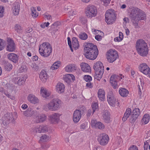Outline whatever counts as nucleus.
Returning <instances> with one entry per match:
<instances>
[{
	"instance_id": "obj_62",
	"label": "nucleus",
	"mask_w": 150,
	"mask_h": 150,
	"mask_svg": "<svg viewBox=\"0 0 150 150\" xmlns=\"http://www.w3.org/2000/svg\"><path fill=\"white\" fill-rule=\"evenodd\" d=\"M122 40L118 37L115 38L114 39V41L116 42H120Z\"/></svg>"
},
{
	"instance_id": "obj_40",
	"label": "nucleus",
	"mask_w": 150,
	"mask_h": 150,
	"mask_svg": "<svg viewBox=\"0 0 150 150\" xmlns=\"http://www.w3.org/2000/svg\"><path fill=\"white\" fill-rule=\"evenodd\" d=\"M18 79L17 83L19 86H21L24 83L25 81H26L25 77L21 76Z\"/></svg>"
},
{
	"instance_id": "obj_1",
	"label": "nucleus",
	"mask_w": 150,
	"mask_h": 150,
	"mask_svg": "<svg viewBox=\"0 0 150 150\" xmlns=\"http://www.w3.org/2000/svg\"><path fill=\"white\" fill-rule=\"evenodd\" d=\"M129 18L135 27L138 26L139 21L144 20L146 18L145 13L137 8H134L131 11L129 14Z\"/></svg>"
},
{
	"instance_id": "obj_44",
	"label": "nucleus",
	"mask_w": 150,
	"mask_h": 150,
	"mask_svg": "<svg viewBox=\"0 0 150 150\" xmlns=\"http://www.w3.org/2000/svg\"><path fill=\"white\" fill-rule=\"evenodd\" d=\"M117 82L115 80L111 81V79H110V82L112 84L113 88L114 89L117 88L118 87Z\"/></svg>"
},
{
	"instance_id": "obj_15",
	"label": "nucleus",
	"mask_w": 150,
	"mask_h": 150,
	"mask_svg": "<svg viewBox=\"0 0 150 150\" xmlns=\"http://www.w3.org/2000/svg\"><path fill=\"white\" fill-rule=\"evenodd\" d=\"M140 71L145 75H148L150 78V69L146 64L143 63L139 67Z\"/></svg>"
},
{
	"instance_id": "obj_34",
	"label": "nucleus",
	"mask_w": 150,
	"mask_h": 150,
	"mask_svg": "<svg viewBox=\"0 0 150 150\" xmlns=\"http://www.w3.org/2000/svg\"><path fill=\"white\" fill-rule=\"evenodd\" d=\"M122 74L112 75L110 77L111 80H115L117 82L119 81L122 79Z\"/></svg>"
},
{
	"instance_id": "obj_36",
	"label": "nucleus",
	"mask_w": 150,
	"mask_h": 150,
	"mask_svg": "<svg viewBox=\"0 0 150 150\" xmlns=\"http://www.w3.org/2000/svg\"><path fill=\"white\" fill-rule=\"evenodd\" d=\"M40 94L43 97L47 98L50 95V93L46 89L42 88L40 89Z\"/></svg>"
},
{
	"instance_id": "obj_7",
	"label": "nucleus",
	"mask_w": 150,
	"mask_h": 150,
	"mask_svg": "<svg viewBox=\"0 0 150 150\" xmlns=\"http://www.w3.org/2000/svg\"><path fill=\"white\" fill-rule=\"evenodd\" d=\"M61 101L58 98H54L47 104L48 109L52 111L57 110L60 108Z\"/></svg>"
},
{
	"instance_id": "obj_12",
	"label": "nucleus",
	"mask_w": 150,
	"mask_h": 150,
	"mask_svg": "<svg viewBox=\"0 0 150 150\" xmlns=\"http://www.w3.org/2000/svg\"><path fill=\"white\" fill-rule=\"evenodd\" d=\"M85 108L84 106L82 107L80 110H76L74 112L73 115V120L75 123L78 122L80 120L82 115V111L84 112Z\"/></svg>"
},
{
	"instance_id": "obj_38",
	"label": "nucleus",
	"mask_w": 150,
	"mask_h": 150,
	"mask_svg": "<svg viewBox=\"0 0 150 150\" xmlns=\"http://www.w3.org/2000/svg\"><path fill=\"white\" fill-rule=\"evenodd\" d=\"M4 68L5 70L7 71H10L12 68V66L11 64L8 62H6L4 64Z\"/></svg>"
},
{
	"instance_id": "obj_8",
	"label": "nucleus",
	"mask_w": 150,
	"mask_h": 150,
	"mask_svg": "<svg viewBox=\"0 0 150 150\" xmlns=\"http://www.w3.org/2000/svg\"><path fill=\"white\" fill-rule=\"evenodd\" d=\"M116 19V16L113 9L107 10L105 14V21L108 24L112 23Z\"/></svg>"
},
{
	"instance_id": "obj_17",
	"label": "nucleus",
	"mask_w": 150,
	"mask_h": 150,
	"mask_svg": "<svg viewBox=\"0 0 150 150\" xmlns=\"http://www.w3.org/2000/svg\"><path fill=\"white\" fill-rule=\"evenodd\" d=\"M48 131V126L46 125H40L37 126L33 132L36 133H44L47 132Z\"/></svg>"
},
{
	"instance_id": "obj_4",
	"label": "nucleus",
	"mask_w": 150,
	"mask_h": 150,
	"mask_svg": "<svg viewBox=\"0 0 150 150\" xmlns=\"http://www.w3.org/2000/svg\"><path fill=\"white\" fill-rule=\"evenodd\" d=\"M52 50L50 44L47 42H43L40 45L39 48L40 54L44 57H49L52 53Z\"/></svg>"
},
{
	"instance_id": "obj_51",
	"label": "nucleus",
	"mask_w": 150,
	"mask_h": 150,
	"mask_svg": "<svg viewBox=\"0 0 150 150\" xmlns=\"http://www.w3.org/2000/svg\"><path fill=\"white\" fill-rule=\"evenodd\" d=\"M84 80L86 82H90L92 80V77L89 75H85L84 77Z\"/></svg>"
},
{
	"instance_id": "obj_43",
	"label": "nucleus",
	"mask_w": 150,
	"mask_h": 150,
	"mask_svg": "<svg viewBox=\"0 0 150 150\" xmlns=\"http://www.w3.org/2000/svg\"><path fill=\"white\" fill-rule=\"evenodd\" d=\"M32 13V16L34 18H36L38 16V14L36 11L35 8H31Z\"/></svg>"
},
{
	"instance_id": "obj_3",
	"label": "nucleus",
	"mask_w": 150,
	"mask_h": 150,
	"mask_svg": "<svg viewBox=\"0 0 150 150\" xmlns=\"http://www.w3.org/2000/svg\"><path fill=\"white\" fill-rule=\"evenodd\" d=\"M136 48L138 53L142 56H145L148 53L147 44L142 40H139L137 41Z\"/></svg>"
},
{
	"instance_id": "obj_50",
	"label": "nucleus",
	"mask_w": 150,
	"mask_h": 150,
	"mask_svg": "<svg viewBox=\"0 0 150 150\" xmlns=\"http://www.w3.org/2000/svg\"><path fill=\"white\" fill-rule=\"evenodd\" d=\"M79 21L82 24H85L87 22V19L86 17H81L79 18Z\"/></svg>"
},
{
	"instance_id": "obj_58",
	"label": "nucleus",
	"mask_w": 150,
	"mask_h": 150,
	"mask_svg": "<svg viewBox=\"0 0 150 150\" xmlns=\"http://www.w3.org/2000/svg\"><path fill=\"white\" fill-rule=\"evenodd\" d=\"M129 150H138V149L136 146L132 145L129 147Z\"/></svg>"
},
{
	"instance_id": "obj_16",
	"label": "nucleus",
	"mask_w": 150,
	"mask_h": 150,
	"mask_svg": "<svg viewBox=\"0 0 150 150\" xmlns=\"http://www.w3.org/2000/svg\"><path fill=\"white\" fill-rule=\"evenodd\" d=\"M16 49L15 44L13 41L11 39L8 40V45L6 47V50L9 52H13Z\"/></svg>"
},
{
	"instance_id": "obj_46",
	"label": "nucleus",
	"mask_w": 150,
	"mask_h": 150,
	"mask_svg": "<svg viewBox=\"0 0 150 150\" xmlns=\"http://www.w3.org/2000/svg\"><path fill=\"white\" fill-rule=\"evenodd\" d=\"M4 41L1 39H0V51L4 49Z\"/></svg>"
},
{
	"instance_id": "obj_2",
	"label": "nucleus",
	"mask_w": 150,
	"mask_h": 150,
	"mask_svg": "<svg viewBox=\"0 0 150 150\" xmlns=\"http://www.w3.org/2000/svg\"><path fill=\"white\" fill-rule=\"evenodd\" d=\"M84 55L87 58L91 60L95 59L97 57L98 50L97 46L92 43L87 44L84 48Z\"/></svg>"
},
{
	"instance_id": "obj_52",
	"label": "nucleus",
	"mask_w": 150,
	"mask_h": 150,
	"mask_svg": "<svg viewBox=\"0 0 150 150\" xmlns=\"http://www.w3.org/2000/svg\"><path fill=\"white\" fill-rule=\"evenodd\" d=\"M67 40H68V45H69L70 48L71 49V50L72 52H73V50L72 48V46L71 42V39L69 37H67Z\"/></svg>"
},
{
	"instance_id": "obj_42",
	"label": "nucleus",
	"mask_w": 150,
	"mask_h": 150,
	"mask_svg": "<svg viewBox=\"0 0 150 150\" xmlns=\"http://www.w3.org/2000/svg\"><path fill=\"white\" fill-rule=\"evenodd\" d=\"M40 141L42 142L47 141L49 139L50 137L47 135L44 134L40 137Z\"/></svg>"
},
{
	"instance_id": "obj_19",
	"label": "nucleus",
	"mask_w": 150,
	"mask_h": 150,
	"mask_svg": "<svg viewBox=\"0 0 150 150\" xmlns=\"http://www.w3.org/2000/svg\"><path fill=\"white\" fill-rule=\"evenodd\" d=\"M35 119L34 122L36 123L43 122L46 120L47 116L45 114H38Z\"/></svg>"
},
{
	"instance_id": "obj_20",
	"label": "nucleus",
	"mask_w": 150,
	"mask_h": 150,
	"mask_svg": "<svg viewBox=\"0 0 150 150\" xmlns=\"http://www.w3.org/2000/svg\"><path fill=\"white\" fill-rule=\"evenodd\" d=\"M60 114L58 113H54L49 116L50 120L52 123H57L59 120Z\"/></svg>"
},
{
	"instance_id": "obj_27",
	"label": "nucleus",
	"mask_w": 150,
	"mask_h": 150,
	"mask_svg": "<svg viewBox=\"0 0 150 150\" xmlns=\"http://www.w3.org/2000/svg\"><path fill=\"white\" fill-rule=\"evenodd\" d=\"M37 113L36 111H35L31 108H28L27 110L24 111L23 114L27 117H30L32 115Z\"/></svg>"
},
{
	"instance_id": "obj_18",
	"label": "nucleus",
	"mask_w": 150,
	"mask_h": 150,
	"mask_svg": "<svg viewBox=\"0 0 150 150\" xmlns=\"http://www.w3.org/2000/svg\"><path fill=\"white\" fill-rule=\"evenodd\" d=\"M20 7V3L19 1H16L13 3L12 9L13 13L14 15L16 16L18 14Z\"/></svg>"
},
{
	"instance_id": "obj_10",
	"label": "nucleus",
	"mask_w": 150,
	"mask_h": 150,
	"mask_svg": "<svg viewBox=\"0 0 150 150\" xmlns=\"http://www.w3.org/2000/svg\"><path fill=\"white\" fill-rule=\"evenodd\" d=\"M2 123L4 125H7L15 121L12 113H7L2 118Z\"/></svg>"
},
{
	"instance_id": "obj_5",
	"label": "nucleus",
	"mask_w": 150,
	"mask_h": 150,
	"mask_svg": "<svg viewBox=\"0 0 150 150\" xmlns=\"http://www.w3.org/2000/svg\"><path fill=\"white\" fill-rule=\"evenodd\" d=\"M93 69L95 70L94 78L100 81L102 77L104 71V67L100 62H97L94 64Z\"/></svg>"
},
{
	"instance_id": "obj_31",
	"label": "nucleus",
	"mask_w": 150,
	"mask_h": 150,
	"mask_svg": "<svg viewBox=\"0 0 150 150\" xmlns=\"http://www.w3.org/2000/svg\"><path fill=\"white\" fill-rule=\"evenodd\" d=\"M72 46L75 50L78 49L80 46L78 39L76 37H73L72 39Z\"/></svg>"
},
{
	"instance_id": "obj_64",
	"label": "nucleus",
	"mask_w": 150,
	"mask_h": 150,
	"mask_svg": "<svg viewBox=\"0 0 150 150\" xmlns=\"http://www.w3.org/2000/svg\"><path fill=\"white\" fill-rule=\"evenodd\" d=\"M94 150H102V148L100 146H96L94 147Z\"/></svg>"
},
{
	"instance_id": "obj_24",
	"label": "nucleus",
	"mask_w": 150,
	"mask_h": 150,
	"mask_svg": "<svg viewBox=\"0 0 150 150\" xmlns=\"http://www.w3.org/2000/svg\"><path fill=\"white\" fill-rule=\"evenodd\" d=\"M28 99L29 101L34 104L37 103L39 102V100L38 98L33 94L29 95Z\"/></svg>"
},
{
	"instance_id": "obj_37",
	"label": "nucleus",
	"mask_w": 150,
	"mask_h": 150,
	"mask_svg": "<svg viewBox=\"0 0 150 150\" xmlns=\"http://www.w3.org/2000/svg\"><path fill=\"white\" fill-rule=\"evenodd\" d=\"M15 30L18 33H21L23 32V29L21 26L18 24H16L14 27Z\"/></svg>"
},
{
	"instance_id": "obj_9",
	"label": "nucleus",
	"mask_w": 150,
	"mask_h": 150,
	"mask_svg": "<svg viewBox=\"0 0 150 150\" xmlns=\"http://www.w3.org/2000/svg\"><path fill=\"white\" fill-rule=\"evenodd\" d=\"M117 51L115 50L110 49L107 52V58L109 63H112L118 58Z\"/></svg>"
},
{
	"instance_id": "obj_22",
	"label": "nucleus",
	"mask_w": 150,
	"mask_h": 150,
	"mask_svg": "<svg viewBox=\"0 0 150 150\" xmlns=\"http://www.w3.org/2000/svg\"><path fill=\"white\" fill-rule=\"evenodd\" d=\"M92 126H95L96 128L99 129H103L104 128V125L101 122H97L96 120H93L91 122Z\"/></svg>"
},
{
	"instance_id": "obj_55",
	"label": "nucleus",
	"mask_w": 150,
	"mask_h": 150,
	"mask_svg": "<svg viewBox=\"0 0 150 150\" xmlns=\"http://www.w3.org/2000/svg\"><path fill=\"white\" fill-rule=\"evenodd\" d=\"M103 3L104 5L105 6H107L110 3L111 0H101Z\"/></svg>"
},
{
	"instance_id": "obj_32",
	"label": "nucleus",
	"mask_w": 150,
	"mask_h": 150,
	"mask_svg": "<svg viewBox=\"0 0 150 150\" xmlns=\"http://www.w3.org/2000/svg\"><path fill=\"white\" fill-rule=\"evenodd\" d=\"M98 96L101 101H103L105 99V92L104 90L102 89H99L98 92Z\"/></svg>"
},
{
	"instance_id": "obj_41",
	"label": "nucleus",
	"mask_w": 150,
	"mask_h": 150,
	"mask_svg": "<svg viewBox=\"0 0 150 150\" xmlns=\"http://www.w3.org/2000/svg\"><path fill=\"white\" fill-rule=\"evenodd\" d=\"M79 38L82 40H86L88 38V35L84 32L81 33L79 35Z\"/></svg>"
},
{
	"instance_id": "obj_30",
	"label": "nucleus",
	"mask_w": 150,
	"mask_h": 150,
	"mask_svg": "<svg viewBox=\"0 0 150 150\" xmlns=\"http://www.w3.org/2000/svg\"><path fill=\"white\" fill-rule=\"evenodd\" d=\"M94 31L97 34H98V35L95 36V39L98 41H101L103 36L104 33L103 32L100 30H95Z\"/></svg>"
},
{
	"instance_id": "obj_28",
	"label": "nucleus",
	"mask_w": 150,
	"mask_h": 150,
	"mask_svg": "<svg viewBox=\"0 0 150 150\" xmlns=\"http://www.w3.org/2000/svg\"><path fill=\"white\" fill-rule=\"evenodd\" d=\"M76 65L74 64H71L65 67V71L67 72L74 71L76 69Z\"/></svg>"
},
{
	"instance_id": "obj_14",
	"label": "nucleus",
	"mask_w": 150,
	"mask_h": 150,
	"mask_svg": "<svg viewBox=\"0 0 150 150\" xmlns=\"http://www.w3.org/2000/svg\"><path fill=\"white\" fill-rule=\"evenodd\" d=\"M140 110L138 108H135L131 112L130 117V122L131 123L134 122L140 114Z\"/></svg>"
},
{
	"instance_id": "obj_29",
	"label": "nucleus",
	"mask_w": 150,
	"mask_h": 150,
	"mask_svg": "<svg viewBox=\"0 0 150 150\" xmlns=\"http://www.w3.org/2000/svg\"><path fill=\"white\" fill-rule=\"evenodd\" d=\"M39 77L40 80L44 82L46 81L47 76L46 71L44 70H42L40 73Z\"/></svg>"
},
{
	"instance_id": "obj_6",
	"label": "nucleus",
	"mask_w": 150,
	"mask_h": 150,
	"mask_svg": "<svg viewBox=\"0 0 150 150\" xmlns=\"http://www.w3.org/2000/svg\"><path fill=\"white\" fill-rule=\"evenodd\" d=\"M84 12L88 18H92L96 16L97 10L95 6L93 5H89L87 6L85 8Z\"/></svg>"
},
{
	"instance_id": "obj_26",
	"label": "nucleus",
	"mask_w": 150,
	"mask_h": 150,
	"mask_svg": "<svg viewBox=\"0 0 150 150\" xmlns=\"http://www.w3.org/2000/svg\"><path fill=\"white\" fill-rule=\"evenodd\" d=\"M57 91L61 93L64 92L65 86L64 85L61 83H58L56 86Z\"/></svg>"
},
{
	"instance_id": "obj_49",
	"label": "nucleus",
	"mask_w": 150,
	"mask_h": 150,
	"mask_svg": "<svg viewBox=\"0 0 150 150\" xmlns=\"http://www.w3.org/2000/svg\"><path fill=\"white\" fill-rule=\"evenodd\" d=\"M60 65V63L57 62H54L53 65L52 66V68H54V69H58Z\"/></svg>"
},
{
	"instance_id": "obj_45",
	"label": "nucleus",
	"mask_w": 150,
	"mask_h": 150,
	"mask_svg": "<svg viewBox=\"0 0 150 150\" xmlns=\"http://www.w3.org/2000/svg\"><path fill=\"white\" fill-rule=\"evenodd\" d=\"M9 89V88L8 87L7 91H5L4 92V94L6 95L8 97L10 98L12 100H14L15 99L14 96H11L10 93H9L8 91Z\"/></svg>"
},
{
	"instance_id": "obj_47",
	"label": "nucleus",
	"mask_w": 150,
	"mask_h": 150,
	"mask_svg": "<svg viewBox=\"0 0 150 150\" xmlns=\"http://www.w3.org/2000/svg\"><path fill=\"white\" fill-rule=\"evenodd\" d=\"M4 11V7L2 6H0V18H2L3 17Z\"/></svg>"
},
{
	"instance_id": "obj_56",
	"label": "nucleus",
	"mask_w": 150,
	"mask_h": 150,
	"mask_svg": "<svg viewBox=\"0 0 150 150\" xmlns=\"http://www.w3.org/2000/svg\"><path fill=\"white\" fill-rule=\"evenodd\" d=\"M49 24L50 23L49 22H45L43 24L40 25V26L41 28H45V27H47L49 26Z\"/></svg>"
},
{
	"instance_id": "obj_33",
	"label": "nucleus",
	"mask_w": 150,
	"mask_h": 150,
	"mask_svg": "<svg viewBox=\"0 0 150 150\" xmlns=\"http://www.w3.org/2000/svg\"><path fill=\"white\" fill-rule=\"evenodd\" d=\"M119 92L120 95L122 97H126L129 93V91L126 89L124 88H122L120 89Z\"/></svg>"
},
{
	"instance_id": "obj_60",
	"label": "nucleus",
	"mask_w": 150,
	"mask_h": 150,
	"mask_svg": "<svg viewBox=\"0 0 150 150\" xmlns=\"http://www.w3.org/2000/svg\"><path fill=\"white\" fill-rule=\"evenodd\" d=\"M86 87L90 88H91L93 87L92 83L91 82H89L87 83H86Z\"/></svg>"
},
{
	"instance_id": "obj_13",
	"label": "nucleus",
	"mask_w": 150,
	"mask_h": 150,
	"mask_svg": "<svg viewBox=\"0 0 150 150\" xmlns=\"http://www.w3.org/2000/svg\"><path fill=\"white\" fill-rule=\"evenodd\" d=\"M107 101L109 104L112 106L114 107L115 104H118L117 99L114 96L113 93L111 92H109L107 96Z\"/></svg>"
},
{
	"instance_id": "obj_25",
	"label": "nucleus",
	"mask_w": 150,
	"mask_h": 150,
	"mask_svg": "<svg viewBox=\"0 0 150 150\" xmlns=\"http://www.w3.org/2000/svg\"><path fill=\"white\" fill-rule=\"evenodd\" d=\"M82 70L85 72H89L91 71V67L89 65L85 63H82L80 64Z\"/></svg>"
},
{
	"instance_id": "obj_59",
	"label": "nucleus",
	"mask_w": 150,
	"mask_h": 150,
	"mask_svg": "<svg viewBox=\"0 0 150 150\" xmlns=\"http://www.w3.org/2000/svg\"><path fill=\"white\" fill-rule=\"evenodd\" d=\"M47 147L45 144L42 145L40 150H46Z\"/></svg>"
},
{
	"instance_id": "obj_39",
	"label": "nucleus",
	"mask_w": 150,
	"mask_h": 150,
	"mask_svg": "<svg viewBox=\"0 0 150 150\" xmlns=\"http://www.w3.org/2000/svg\"><path fill=\"white\" fill-rule=\"evenodd\" d=\"M149 120V116L148 114H145L142 118V122L144 123L145 124H147Z\"/></svg>"
},
{
	"instance_id": "obj_48",
	"label": "nucleus",
	"mask_w": 150,
	"mask_h": 150,
	"mask_svg": "<svg viewBox=\"0 0 150 150\" xmlns=\"http://www.w3.org/2000/svg\"><path fill=\"white\" fill-rule=\"evenodd\" d=\"M71 74H69L66 75V77L65 78V81L68 83L69 82L71 81Z\"/></svg>"
},
{
	"instance_id": "obj_57",
	"label": "nucleus",
	"mask_w": 150,
	"mask_h": 150,
	"mask_svg": "<svg viewBox=\"0 0 150 150\" xmlns=\"http://www.w3.org/2000/svg\"><path fill=\"white\" fill-rule=\"evenodd\" d=\"M20 70L21 72H25L27 71V69L26 68V67L25 66H22L20 68Z\"/></svg>"
},
{
	"instance_id": "obj_63",
	"label": "nucleus",
	"mask_w": 150,
	"mask_h": 150,
	"mask_svg": "<svg viewBox=\"0 0 150 150\" xmlns=\"http://www.w3.org/2000/svg\"><path fill=\"white\" fill-rule=\"evenodd\" d=\"M146 134V137L145 138V139H150V130L147 131Z\"/></svg>"
},
{
	"instance_id": "obj_61",
	"label": "nucleus",
	"mask_w": 150,
	"mask_h": 150,
	"mask_svg": "<svg viewBox=\"0 0 150 150\" xmlns=\"http://www.w3.org/2000/svg\"><path fill=\"white\" fill-rule=\"evenodd\" d=\"M33 30L32 28H28L25 30V32L26 33H30Z\"/></svg>"
},
{
	"instance_id": "obj_53",
	"label": "nucleus",
	"mask_w": 150,
	"mask_h": 150,
	"mask_svg": "<svg viewBox=\"0 0 150 150\" xmlns=\"http://www.w3.org/2000/svg\"><path fill=\"white\" fill-rule=\"evenodd\" d=\"M92 106L93 110V114L96 110L98 108V104L96 103H94L93 104Z\"/></svg>"
},
{
	"instance_id": "obj_11",
	"label": "nucleus",
	"mask_w": 150,
	"mask_h": 150,
	"mask_svg": "<svg viewBox=\"0 0 150 150\" xmlns=\"http://www.w3.org/2000/svg\"><path fill=\"white\" fill-rule=\"evenodd\" d=\"M109 140L108 135L105 133H101L98 137L97 140L101 145L105 146L108 143Z\"/></svg>"
},
{
	"instance_id": "obj_35",
	"label": "nucleus",
	"mask_w": 150,
	"mask_h": 150,
	"mask_svg": "<svg viewBox=\"0 0 150 150\" xmlns=\"http://www.w3.org/2000/svg\"><path fill=\"white\" fill-rule=\"evenodd\" d=\"M130 114H131V110L130 108H128L126 110L124 115L122 117V120L124 121H126L127 118L129 117Z\"/></svg>"
},
{
	"instance_id": "obj_54",
	"label": "nucleus",
	"mask_w": 150,
	"mask_h": 150,
	"mask_svg": "<svg viewBox=\"0 0 150 150\" xmlns=\"http://www.w3.org/2000/svg\"><path fill=\"white\" fill-rule=\"evenodd\" d=\"M148 141V139H147V140L146 141L144 142V150H148V148L149 145Z\"/></svg>"
},
{
	"instance_id": "obj_21",
	"label": "nucleus",
	"mask_w": 150,
	"mask_h": 150,
	"mask_svg": "<svg viewBox=\"0 0 150 150\" xmlns=\"http://www.w3.org/2000/svg\"><path fill=\"white\" fill-rule=\"evenodd\" d=\"M102 116L103 119L105 122L108 123L110 122V114L108 110H105L104 111Z\"/></svg>"
},
{
	"instance_id": "obj_23",
	"label": "nucleus",
	"mask_w": 150,
	"mask_h": 150,
	"mask_svg": "<svg viewBox=\"0 0 150 150\" xmlns=\"http://www.w3.org/2000/svg\"><path fill=\"white\" fill-rule=\"evenodd\" d=\"M7 57L10 61L14 63H16L18 62V56L15 53H11L8 54L7 55Z\"/></svg>"
}]
</instances>
